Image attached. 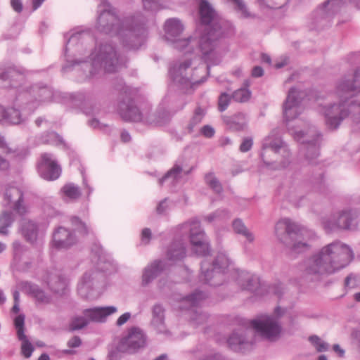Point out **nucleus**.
Masks as SVG:
<instances>
[{
	"label": "nucleus",
	"instance_id": "nucleus-1",
	"mask_svg": "<svg viewBox=\"0 0 360 360\" xmlns=\"http://www.w3.org/2000/svg\"><path fill=\"white\" fill-rule=\"evenodd\" d=\"M198 6L199 24L205 27V32L198 39V49L202 59L207 66H199L193 69L191 58L180 60L172 64L169 75L173 82L181 86L193 87L205 80L210 65L220 63L222 52L219 47L220 39L233 32L231 23L221 18L207 0H195Z\"/></svg>",
	"mask_w": 360,
	"mask_h": 360
},
{
	"label": "nucleus",
	"instance_id": "nucleus-2",
	"mask_svg": "<svg viewBox=\"0 0 360 360\" xmlns=\"http://www.w3.org/2000/svg\"><path fill=\"white\" fill-rule=\"evenodd\" d=\"M91 41L90 34L84 30L71 34L65 48L67 64L63 67L64 71L76 64L90 62L89 77H93L101 71L113 73L125 67L127 59L111 43H101L91 53L88 51L86 44Z\"/></svg>",
	"mask_w": 360,
	"mask_h": 360
},
{
	"label": "nucleus",
	"instance_id": "nucleus-3",
	"mask_svg": "<svg viewBox=\"0 0 360 360\" xmlns=\"http://www.w3.org/2000/svg\"><path fill=\"white\" fill-rule=\"evenodd\" d=\"M98 13L96 30L117 35L124 49L137 50L146 42L148 32L142 15L126 18L121 21L105 0H102L99 4Z\"/></svg>",
	"mask_w": 360,
	"mask_h": 360
},
{
	"label": "nucleus",
	"instance_id": "nucleus-4",
	"mask_svg": "<svg viewBox=\"0 0 360 360\" xmlns=\"http://www.w3.org/2000/svg\"><path fill=\"white\" fill-rule=\"evenodd\" d=\"M360 92V68L354 75L345 76L337 84L335 95L338 103L322 108L326 124L330 129H336L342 121L352 114L353 121L360 124V100L354 96Z\"/></svg>",
	"mask_w": 360,
	"mask_h": 360
},
{
	"label": "nucleus",
	"instance_id": "nucleus-5",
	"mask_svg": "<svg viewBox=\"0 0 360 360\" xmlns=\"http://www.w3.org/2000/svg\"><path fill=\"white\" fill-rule=\"evenodd\" d=\"M354 258L352 249L335 241L324 246L304 264L303 278L309 281H319L346 266Z\"/></svg>",
	"mask_w": 360,
	"mask_h": 360
},
{
	"label": "nucleus",
	"instance_id": "nucleus-6",
	"mask_svg": "<svg viewBox=\"0 0 360 360\" xmlns=\"http://www.w3.org/2000/svg\"><path fill=\"white\" fill-rule=\"evenodd\" d=\"M231 269L236 274V281L242 290L259 294L261 284L259 278L245 271L235 270L232 267V262L222 252L218 253L212 263L207 259L201 262V279L212 286L221 285L226 278V274Z\"/></svg>",
	"mask_w": 360,
	"mask_h": 360
},
{
	"label": "nucleus",
	"instance_id": "nucleus-7",
	"mask_svg": "<svg viewBox=\"0 0 360 360\" xmlns=\"http://www.w3.org/2000/svg\"><path fill=\"white\" fill-rule=\"evenodd\" d=\"M302 93L295 88L289 90L286 100L283 104V117L294 139L302 143L301 153L305 156L310 163H313L319 155V144L321 134L314 127H309L306 133L302 130L290 128L288 122L295 120L303 110L301 105Z\"/></svg>",
	"mask_w": 360,
	"mask_h": 360
},
{
	"label": "nucleus",
	"instance_id": "nucleus-8",
	"mask_svg": "<svg viewBox=\"0 0 360 360\" xmlns=\"http://www.w3.org/2000/svg\"><path fill=\"white\" fill-rule=\"evenodd\" d=\"M243 326L245 329L243 328L235 330L227 340L229 347L235 352H244L252 348L253 342L246 338L252 333L248 329L249 327L253 328L262 338L271 341L277 339L281 331L277 319L266 315H262L251 321L245 320Z\"/></svg>",
	"mask_w": 360,
	"mask_h": 360
},
{
	"label": "nucleus",
	"instance_id": "nucleus-9",
	"mask_svg": "<svg viewBox=\"0 0 360 360\" xmlns=\"http://www.w3.org/2000/svg\"><path fill=\"white\" fill-rule=\"evenodd\" d=\"M278 238L289 247L293 253H300L308 249L307 241L313 233L304 227L285 218L279 220L275 226Z\"/></svg>",
	"mask_w": 360,
	"mask_h": 360
},
{
	"label": "nucleus",
	"instance_id": "nucleus-10",
	"mask_svg": "<svg viewBox=\"0 0 360 360\" xmlns=\"http://www.w3.org/2000/svg\"><path fill=\"white\" fill-rule=\"evenodd\" d=\"M290 153L278 135L271 132L262 141L261 158L264 163L274 169L285 168L290 164Z\"/></svg>",
	"mask_w": 360,
	"mask_h": 360
},
{
	"label": "nucleus",
	"instance_id": "nucleus-11",
	"mask_svg": "<svg viewBox=\"0 0 360 360\" xmlns=\"http://www.w3.org/2000/svg\"><path fill=\"white\" fill-rule=\"evenodd\" d=\"M164 29L167 39L172 43L174 49L184 51L185 53H194V47L198 46V39L192 37L186 39L179 38L184 29L179 19H168L165 23ZM198 50L199 51L198 49Z\"/></svg>",
	"mask_w": 360,
	"mask_h": 360
},
{
	"label": "nucleus",
	"instance_id": "nucleus-12",
	"mask_svg": "<svg viewBox=\"0 0 360 360\" xmlns=\"http://www.w3.org/2000/svg\"><path fill=\"white\" fill-rule=\"evenodd\" d=\"M179 228L181 234H189L190 241L195 254L200 257H205L210 254L209 243L198 219H192L185 222L179 226Z\"/></svg>",
	"mask_w": 360,
	"mask_h": 360
},
{
	"label": "nucleus",
	"instance_id": "nucleus-13",
	"mask_svg": "<svg viewBox=\"0 0 360 360\" xmlns=\"http://www.w3.org/2000/svg\"><path fill=\"white\" fill-rule=\"evenodd\" d=\"M17 100L23 108H27L30 113L34 112L41 103L53 100V92L49 87L34 85L30 89L19 94Z\"/></svg>",
	"mask_w": 360,
	"mask_h": 360
},
{
	"label": "nucleus",
	"instance_id": "nucleus-14",
	"mask_svg": "<svg viewBox=\"0 0 360 360\" xmlns=\"http://www.w3.org/2000/svg\"><path fill=\"white\" fill-rule=\"evenodd\" d=\"M207 297L205 292L196 291L189 296L182 299V305L179 307L181 310H188L191 317V323L195 327L200 324L205 323L207 319V315L200 313L195 308L197 307L201 301Z\"/></svg>",
	"mask_w": 360,
	"mask_h": 360
},
{
	"label": "nucleus",
	"instance_id": "nucleus-15",
	"mask_svg": "<svg viewBox=\"0 0 360 360\" xmlns=\"http://www.w3.org/2000/svg\"><path fill=\"white\" fill-rule=\"evenodd\" d=\"M146 344V337L143 332L139 328H132L120 340L117 348L120 352L134 353L143 347Z\"/></svg>",
	"mask_w": 360,
	"mask_h": 360
},
{
	"label": "nucleus",
	"instance_id": "nucleus-16",
	"mask_svg": "<svg viewBox=\"0 0 360 360\" xmlns=\"http://www.w3.org/2000/svg\"><path fill=\"white\" fill-rule=\"evenodd\" d=\"M37 169L40 176L46 180L57 179L61 172V169L51 154L41 155V161L38 163Z\"/></svg>",
	"mask_w": 360,
	"mask_h": 360
},
{
	"label": "nucleus",
	"instance_id": "nucleus-17",
	"mask_svg": "<svg viewBox=\"0 0 360 360\" xmlns=\"http://www.w3.org/2000/svg\"><path fill=\"white\" fill-rule=\"evenodd\" d=\"M352 218L350 211H342L330 217L321 219V224L326 232L338 229H348L351 226Z\"/></svg>",
	"mask_w": 360,
	"mask_h": 360
},
{
	"label": "nucleus",
	"instance_id": "nucleus-18",
	"mask_svg": "<svg viewBox=\"0 0 360 360\" xmlns=\"http://www.w3.org/2000/svg\"><path fill=\"white\" fill-rule=\"evenodd\" d=\"M100 277L103 276L99 272H86L78 283L77 290L80 296L86 299L94 297V291L96 287L97 280Z\"/></svg>",
	"mask_w": 360,
	"mask_h": 360
},
{
	"label": "nucleus",
	"instance_id": "nucleus-19",
	"mask_svg": "<svg viewBox=\"0 0 360 360\" xmlns=\"http://www.w3.org/2000/svg\"><path fill=\"white\" fill-rule=\"evenodd\" d=\"M20 230L27 241L34 243L41 240L44 236L46 227L31 220L23 219L20 222Z\"/></svg>",
	"mask_w": 360,
	"mask_h": 360
},
{
	"label": "nucleus",
	"instance_id": "nucleus-20",
	"mask_svg": "<svg viewBox=\"0 0 360 360\" xmlns=\"http://www.w3.org/2000/svg\"><path fill=\"white\" fill-rule=\"evenodd\" d=\"M4 200L5 206H11L20 214L26 213V207L22 205V193L19 188L9 186L6 188Z\"/></svg>",
	"mask_w": 360,
	"mask_h": 360
},
{
	"label": "nucleus",
	"instance_id": "nucleus-21",
	"mask_svg": "<svg viewBox=\"0 0 360 360\" xmlns=\"http://www.w3.org/2000/svg\"><path fill=\"white\" fill-rule=\"evenodd\" d=\"M25 70L17 68H0V79L3 81L9 80L11 88H18L25 82Z\"/></svg>",
	"mask_w": 360,
	"mask_h": 360
},
{
	"label": "nucleus",
	"instance_id": "nucleus-22",
	"mask_svg": "<svg viewBox=\"0 0 360 360\" xmlns=\"http://www.w3.org/2000/svg\"><path fill=\"white\" fill-rule=\"evenodd\" d=\"M117 111L120 117L125 121L141 122L143 120L141 112L129 98H127L119 103Z\"/></svg>",
	"mask_w": 360,
	"mask_h": 360
},
{
	"label": "nucleus",
	"instance_id": "nucleus-23",
	"mask_svg": "<svg viewBox=\"0 0 360 360\" xmlns=\"http://www.w3.org/2000/svg\"><path fill=\"white\" fill-rule=\"evenodd\" d=\"M76 242L75 236L64 227H58L53 233V243L57 248H68Z\"/></svg>",
	"mask_w": 360,
	"mask_h": 360
},
{
	"label": "nucleus",
	"instance_id": "nucleus-24",
	"mask_svg": "<svg viewBox=\"0 0 360 360\" xmlns=\"http://www.w3.org/2000/svg\"><path fill=\"white\" fill-rule=\"evenodd\" d=\"M117 308L114 306L93 307L84 310L83 314L89 322H104L106 318L115 313Z\"/></svg>",
	"mask_w": 360,
	"mask_h": 360
},
{
	"label": "nucleus",
	"instance_id": "nucleus-25",
	"mask_svg": "<svg viewBox=\"0 0 360 360\" xmlns=\"http://www.w3.org/2000/svg\"><path fill=\"white\" fill-rule=\"evenodd\" d=\"M165 262L162 260H155L147 266L142 276V284L146 285L158 276L165 269Z\"/></svg>",
	"mask_w": 360,
	"mask_h": 360
},
{
	"label": "nucleus",
	"instance_id": "nucleus-26",
	"mask_svg": "<svg viewBox=\"0 0 360 360\" xmlns=\"http://www.w3.org/2000/svg\"><path fill=\"white\" fill-rule=\"evenodd\" d=\"M191 169L186 170L181 165L175 164L167 173L159 180L160 184L168 181L172 185H175L184 175H188Z\"/></svg>",
	"mask_w": 360,
	"mask_h": 360
},
{
	"label": "nucleus",
	"instance_id": "nucleus-27",
	"mask_svg": "<svg viewBox=\"0 0 360 360\" xmlns=\"http://www.w3.org/2000/svg\"><path fill=\"white\" fill-rule=\"evenodd\" d=\"M186 256V248L182 240H174L167 251V259L171 262L183 259Z\"/></svg>",
	"mask_w": 360,
	"mask_h": 360
},
{
	"label": "nucleus",
	"instance_id": "nucleus-28",
	"mask_svg": "<svg viewBox=\"0 0 360 360\" xmlns=\"http://www.w3.org/2000/svg\"><path fill=\"white\" fill-rule=\"evenodd\" d=\"M22 289L32 295L39 304H48L51 297L47 295L38 285L29 282L22 283Z\"/></svg>",
	"mask_w": 360,
	"mask_h": 360
},
{
	"label": "nucleus",
	"instance_id": "nucleus-29",
	"mask_svg": "<svg viewBox=\"0 0 360 360\" xmlns=\"http://www.w3.org/2000/svg\"><path fill=\"white\" fill-rule=\"evenodd\" d=\"M164 309L160 304H155L153 308L152 325L158 333H165Z\"/></svg>",
	"mask_w": 360,
	"mask_h": 360
},
{
	"label": "nucleus",
	"instance_id": "nucleus-30",
	"mask_svg": "<svg viewBox=\"0 0 360 360\" xmlns=\"http://www.w3.org/2000/svg\"><path fill=\"white\" fill-rule=\"evenodd\" d=\"M46 283L50 289L58 294L64 293L68 285V281L65 278L53 274L49 276Z\"/></svg>",
	"mask_w": 360,
	"mask_h": 360
},
{
	"label": "nucleus",
	"instance_id": "nucleus-31",
	"mask_svg": "<svg viewBox=\"0 0 360 360\" xmlns=\"http://www.w3.org/2000/svg\"><path fill=\"white\" fill-rule=\"evenodd\" d=\"M60 193L63 198H67L70 200H76L81 196V191L79 186L72 183H68L64 185Z\"/></svg>",
	"mask_w": 360,
	"mask_h": 360
},
{
	"label": "nucleus",
	"instance_id": "nucleus-32",
	"mask_svg": "<svg viewBox=\"0 0 360 360\" xmlns=\"http://www.w3.org/2000/svg\"><path fill=\"white\" fill-rule=\"evenodd\" d=\"M232 227L236 233L242 235L248 242L252 243L254 241V235L246 228L241 219H236L233 220Z\"/></svg>",
	"mask_w": 360,
	"mask_h": 360
},
{
	"label": "nucleus",
	"instance_id": "nucleus-33",
	"mask_svg": "<svg viewBox=\"0 0 360 360\" xmlns=\"http://www.w3.org/2000/svg\"><path fill=\"white\" fill-rule=\"evenodd\" d=\"M205 114V109L201 107H198L195 108V110H194L193 115L191 117L187 126V129L189 133L193 132L194 131L195 127L201 123Z\"/></svg>",
	"mask_w": 360,
	"mask_h": 360
},
{
	"label": "nucleus",
	"instance_id": "nucleus-34",
	"mask_svg": "<svg viewBox=\"0 0 360 360\" xmlns=\"http://www.w3.org/2000/svg\"><path fill=\"white\" fill-rule=\"evenodd\" d=\"M14 221L12 212L4 211L0 215V234L7 235L8 228L11 226Z\"/></svg>",
	"mask_w": 360,
	"mask_h": 360
},
{
	"label": "nucleus",
	"instance_id": "nucleus-35",
	"mask_svg": "<svg viewBox=\"0 0 360 360\" xmlns=\"http://www.w3.org/2000/svg\"><path fill=\"white\" fill-rule=\"evenodd\" d=\"M5 120L13 124H19L25 122V117H22L18 109L8 108L6 109Z\"/></svg>",
	"mask_w": 360,
	"mask_h": 360
},
{
	"label": "nucleus",
	"instance_id": "nucleus-36",
	"mask_svg": "<svg viewBox=\"0 0 360 360\" xmlns=\"http://www.w3.org/2000/svg\"><path fill=\"white\" fill-rule=\"evenodd\" d=\"M343 0H328L323 6V12L328 16L338 12L343 6Z\"/></svg>",
	"mask_w": 360,
	"mask_h": 360
},
{
	"label": "nucleus",
	"instance_id": "nucleus-37",
	"mask_svg": "<svg viewBox=\"0 0 360 360\" xmlns=\"http://www.w3.org/2000/svg\"><path fill=\"white\" fill-rule=\"evenodd\" d=\"M98 250L96 254L98 257L97 266L102 272H111L113 270L112 264L106 260L103 256V250L101 247H96Z\"/></svg>",
	"mask_w": 360,
	"mask_h": 360
},
{
	"label": "nucleus",
	"instance_id": "nucleus-38",
	"mask_svg": "<svg viewBox=\"0 0 360 360\" xmlns=\"http://www.w3.org/2000/svg\"><path fill=\"white\" fill-rule=\"evenodd\" d=\"M230 217V212L226 209H222L217 210L214 212L205 217V220L210 223L223 221L229 219Z\"/></svg>",
	"mask_w": 360,
	"mask_h": 360
},
{
	"label": "nucleus",
	"instance_id": "nucleus-39",
	"mask_svg": "<svg viewBox=\"0 0 360 360\" xmlns=\"http://www.w3.org/2000/svg\"><path fill=\"white\" fill-rule=\"evenodd\" d=\"M205 181L207 185H208L216 193L219 194L223 191L222 186L217 178L214 176V173L210 172L207 174L205 176Z\"/></svg>",
	"mask_w": 360,
	"mask_h": 360
},
{
	"label": "nucleus",
	"instance_id": "nucleus-40",
	"mask_svg": "<svg viewBox=\"0 0 360 360\" xmlns=\"http://www.w3.org/2000/svg\"><path fill=\"white\" fill-rule=\"evenodd\" d=\"M42 143L52 144V145H63L64 141L63 138L56 132H49L41 137Z\"/></svg>",
	"mask_w": 360,
	"mask_h": 360
},
{
	"label": "nucleus",
	"instance_id": "nucleus-41",
	"mask_svg": "<svg viewBox=\"0 0 360 360\" xmlns=\"http://www.w3.org/2000/svg\"><path fill=\"white\" fill-rule=\"evenodd\" d=\"M25 315L19 314L14 319V326L16 329V334L18 339L25 338Z\"/></svg>",
	"mask_w": 360,
	"mask_h": 360
},
{
	"label": "nucleus",
	"instance_id": "nucleus-42",
	"mask_svg": "<svg viewBox=\"0 0 360 360\" xmlns=\"http://www.w3.org/2000/svg\"><path fill=\"white\" fill-rule=\"evenodd\" d=\"M251 93L247 88H240L235 91L232 95V98L240 103H244L249 100Z\"/></svg>",
	"mask_w": 360,
	"mask_h": 360
},
{
	"label": "nucleus",
	"instance_id": "nucleus-43",
	"mask_svg": "<svg viewBox=\"0 0 360 360\" xmlns=\"http://www.w3.org/2000/svg\"><path fill=\"white\" fill-rule=\"evenodd\" d=\"M89 323L87 318L84 315V316H75L72 319V321L70 325V330H77L82 329L86 326Z\"/></svg>",
	"mask_w": 360,
	"mask_h": 360
},
{
	"label": "nucleus",
	"instance_id": "nucleus-44",
	"mask_svg": "<svg viewBox=\"0 0 360 360\" xmlns=\"http://www.w3.org/2000/svg\"><path fill=\"white\" fill-rule=\"evenodd\" d=\"M22 342L21 345V354L22 355L28 359L30 358L34 351V347L28 340L27 337L25 335V338L18 339Z\"/></svg>",
	"mask_w": 360,
	"mask_h": 360
},
{
	"label": "nucleus",
	"instance_id": "nucleus-45",
	"mask_svg": "<svg viewBox=\"0 0 360 360\" xmlns=\"http://www.w3.org/2000/svg\"><path fill=\"white\" fill-rule=\"evenodd\" d=\"M258 2L261 6L276 9L286 4L288 0H258Z\"/></svg>",
	"mask_w": 360,
	"mask_h": 360
},
{
	"label": "nucleus",
	"instance_id": "nucleus-46",
	"mask_svg": "<svg viewBox=\"0 0 360 360\" xmlns=\"http://www.w3.org/2000/svg\"><path fill=\"white\" fill-rule=\"evenodd\" d=\"M70 221L75 231H77L82 234H86L88 233V228L86 225L77 217H72L70 218Z\"/></svg>",
	"mask_w": 360,
	"mask_h": 360
},
{
	"label": "nucleus",
	"instance_id": "nucleus-47",
	"mask_svg": "<svg viewBox=\"0 0 360 360\" xmlns=\"http://www.w3.org/2000/svg\"><path fill=\"white\" fill-rule=\"evenodd\" d=\"M309 339L318 352H321L328 349V345L322 341L317 335L310 336Z\"/></svg>",
	"mask_w": 360,
	"mask_h": 360
},
{
	"label": "nucleus",
	"instance_id": "nucleus-48",
	"mask_svg": "<svg viewBox=\"0 0 360 360\" xmlns=\"http://www.w3.org/2000/svg\"><path fill=\"white\" fill-rule=\"evenodd\" d=\"M13 261L18 264L21 259V255L25 250L23 245H22L18 241H15L13 243Z\"/></svg>",
	"mask_w": 360,
	"mask_h": 360
},
{
	"label": "nucleus",
	"instance_id": "nucleus-49",
	"mask_svg": "<svg viewBox=\"0 0 360 360\" xmlns=\"http://www.w3.org/2000/svg\"><path fill=\"white\" fill-rule=\"evenodd\" d=\"M143 4L144 9L147 11H157L163 8V6L156 0H143Z\"/></svg>",
	"mask_w": 360,
	"mask_h": 360
},
{
	"label": "nucleus",
	"instance_id": "nucleus-50",
	"mask_svg": "<svg viewBox=\"0 0 360 360\" xmlns=\"http://www.w3.org/2000/svg\"><path fill=\"white\" fill-rule=\"evenodd\" d=\"M231 98L226 93H222L219 97V110L221 112L224 111L229 105Z\"/></svg>",
	"mask_w": 360,
	"mask_h": 360
},
{
	"label": "nucleus",
	"instance_id": "nucleus-51",
	"mask_svg": "<svg viewBox=\"0 0 360 360\" xmlns=\"http://www.w3.org/2000/svg\"><path fill=\"white\" fill-rule=\"evenodd\" d=\"M359 278L354 274H349L345 281V285L349 288H354L358 285Z\"/></svg>",
	"mask_w": 360,
	"mask_h": 360
},
{
	"label": "nucleus",
	"instance_id": "nucleus-52",
	"mask_svg": "<svg viewBox=\"0 0 360 360\" xmlns=\"http://www.w3.org/2000/svg\"><path fill=\"white\" fill-rule=\"evenodd\" d=\"M88 124L93 129H97L99 130L107 131L108 126L107 124H102L96 118H92L88 121Z\"/></svg>",
	"mask_w": 360,
	"mask_h": 360
},
{
	"label": "nucleus",
	"instance_id": "nucleus-53",
	"mask_svg": "<svg viewBox=\"0 0 360 360\" xmlns=\"http://www.w3.org/2000/svg\"><path fill=\"white\" fill-rule=\"evenodd\" d=\"M233 4L237 6L238 10H239L243 14V17L248 18L250 14L248 11L247 7L243 0H231Z\"/></svg>",
	"mask_w": 360,
	"mask_h": 360
},
{
	"label": "nucleus",
	"instance_id": "nucleus-54",
	"mask_svg": "<svg viewBox=\"0 0 360 360\" xmlns=\"http://www.w3.org/2000/svg\"><path fill=\"white\" fill-rule=\"evenodd\" d=\"M252 144L253 141L252 138H245L240 146V150L242 153H246L252 148Z\"/></svg>",
	"mask_w": 360,
	"mask_h": 360
},
{
	"label": "nucleus",
	"instance_id": "nucleus-55",
	"mask_svg": "<svg viewBox=\"0 0 360 360\" xmlns=\"http://www.w3.org/2000/svg\"><path fill=\"white\" fill-rule=\"evenodd\" d=\"M200 133L207 138H211L214 135L215 131L210 125H205L200 129Z\"/></svg>",
	"mask_w": 360,
	"mask_h": 360
},
{
	"label": "nucleus",
	"instance_id": "nucleus-56",
	"mask_svg": "<svg viewBox=\"0 0 360 360\" xmlns=\"http://www.w3.org/2000/svg\"><path fill=\"white\" fill-rule=\"evenodd\" d=\"M151 237V231L148 228H145L141 232V240L145 244H148Z\"/></svg>",
	"mask_w": 360,
	"mask_h": 360
},
{
	"label": "nucleus",
	"instance_id": "nucleus-57",
	"mask_svg": "<svg viewBox=\"0 0 360 360\" xmlns=\"http://www.w3.org/2000/svg\"><path fill=\"white\" fill-rule=\"evenodd\" d=\"M81 344L82 340L78 336H74L68 342V346L71 348L78 347Z\"/></svg>",
	"mask_w": 360,
	"mask_h": 360
},
{
	"label": "nucleus",
	"instance_id": "nucleus-58",
	"mask_svg": "<svg viewBox=\"0 0 360 360\" xmlns=\"http://www.w3.org/2000/svg\"><path fill=\"white\" fill-rule=\"evenodd\" d=\"M168 205L167 202V199L162 200L157 207V212L159 214H164L166 213L167 210Z\"/></svg>",
	"mask_w": 360,
	"mask_h": 360
},
{
	"label": "nucleus",
	"instance_id": "nucleus-59",
	"mask_svg": "<svg viewBox=\"0 0 360 360\" xmlns=\"http://www.w3.org/2000/svg\"><path fill=\"white\" fill-rule=\"evenodd\" d=\"M131 317V314L129 312H126L121 315L117 320V325L119 326L124 324Z\"/></svg>",
	"mask_w": 360,
	"mask_h": 360
},
{
	"label": "nucleus",
	"instance_id": "nucleus-60",
	"mask_svg": "<svg viewBox=\"0 0 360 360\" xmlns=\"http://www.w3.org/2000/svg\"><path fill=\"white\" fill-rule=\"evenodd\" d=\"M11 4L15 11L20 13L22 11V4L20 0H11Z\"/></svg>",
	"mask_w": 360,
	"mask_h": 360
},
{
	"label": "nucleus",
	"instance_id": "nucleus-61",
	"mask_svg": "<svg viewBox=\"0 0 360 360\" xmlns=\"http://www.w3.org/2000/svg\"><path fill=\"white\" fill-rule=\"evenodd\" d=\"M282 285L281 283H278L269 288V292L276 295L280 297L282 292Z\"/></svg>",
	"mask_w": 360,
	"mask_h": 360
},
{
	"label": "nucleus",
	"instance_id": "nucleus-62",
	"mask_svg": "<svg viewBox=\"0 0 360 360\" xmlns=\"http://www.w3.org/2000/svg\"><path fill=\"white\" fill-rule=\"evenodd\" d=\"M10 168V163L5 158L0 155V170L7 171Z\"/></svg>",
	"mask_w": 360,
	"mask_h": 360
},
{
	"label": "nucleus",
	"instance_id": "nucleus-63",
	"mask_svg": "<svg viewBox=\"0 0 360 360\" xmlns=\"http://www.w3.org/2000/svg\"><path fill=\"white\" fill-rule=\"evenodd\" d=\"M297 198H301V195L299 191H296L295 193H290L289 195V200L291 201L296 206H299Z\"/></svg>",
	"mask_w": 360,
	"mask_h": 360
},
{
	"label": "nucleus",
	"instance_id": "nucleus-64",
	"mask_svg": "<svg viewBox=\"0 0 360 360\" xmlns=\"http://www.w3.org/2000/svg\"><path fill=\"white\" fill-rule=\"evenodd\" d=\"M0 151L6 154L11 153V149L7 146L2 136H0Z\"/></svg>",
	"mask_w": 360,
	"mask_h": 360
}]
</instances>
